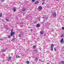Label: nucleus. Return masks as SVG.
I'll return each instance as SVG.
<instances>
[{"label": "nucleus", "mask_w": 64, "mask_h": 64, "mask_svg": "<svg viewBox=\"0 0 64 64\" xmlns=\"http://www.w3.org/2000/svg\"><path fill=\"white\" fill-rule=\"evenodd\" d=\"M4 0H2V2H4Z\"/></svg>", "instance_id": "nucleus-32"}, {"label": "nucleus", "mask_w": 64, "mask_h": 64, "mask_svg": "<svg viewBox=\"0 0 64 64\" xmlns=\"http://www.w3.org/2000/svg\"><path fill=\"white\" fill-rule=\"evenodd\" d=\"M11 60V59H9V58H8V59H7V60H8V61H9V60Z\"/></svg>", "instance_id": "nucleus-22"}, {"label": "nucleus", "mask_w": 64, "mask_h": 64, "mask_svg": "<svg viewBox=\"0 0 64 64\" xmlns=\"http://www.w3.org/2000/svg\"><path fill=\"white\" fill-rule=\"evenodd\" d=\"M6 21H8V22L9 21V20H8V19H6Z\"/></svg>", "instance_id": "nucleus-26"}, {"label": "nucleus", "mask_w": 64, "mask_h": 64, "mask_svg": "<svg viewBox=\"0 0 64 64\" xmlns=\"http://www.w3.org/2000/svg\"><path fill=\"white\" fill-rule=\"evenodd\" d=\"M12 9L14 11V12H15L16 10V8H13Z\"/></svg>", "instance_id": "nucleus-7"}, {"label": "nucleus", "mask_w": 64, "mask_h": 64, "mask_svg": "<svg viewBox=\"0 0 64 64\" xmlns=\"http://www.w3.org/2000/svg\"><path fill=\"white\" fill-rule=\"evenodd\" d=\"M62 30H64V27L62 28Z\"/></svg>", "instance_id": "nucleus-30"}, {"label": "nucleus", "mask_w": 64, "mask_h": 64, "mask_svg": "<svg viewBox=\"0 0 64 64\" xmlns=\"http://www.w3.org/2000/svg\"><path fill=\"white\" fill-rule=\"evenodd\" d=\"M30 30H31V31H32V29Z\"/></svg>", "instance_id": "nucleus-38"}, {"label": "nucleus", "mask_w": 64, "mask_h": 64, "mask_svg": "<svg viewBox=\"0 0 64 64\" xmlns=\"http://www.w3.org/2000/svg\"><path fill=\"white\" fill-rule=\"evenodd\" d=\"M36 61H37V60H38V58H36Z\"/></svg>", "instance_id": "nucleus-24"}, {"label": "nucleus", "mask_w": 64, "mask_h": 64, "mask_svg": "<svg viewBox=\"0 0 64 64\" xmlns=\"http://www.w3.org/2000/svg\"><path fill=\"white\" fill-rule=\"evenodd\" d=\"M26 63H27L28 64H29L30 63L29 62V61L28 60L26 62Z\"/></svg>", "instance_id": "nucleus-14"}, {"label": "nucleus", "mask_w": 64, "mask_h": 64, "mask_svg": "<svg viewBox=\"0 0 64 64\" xmlns=\"http://www.w3.org/2000/svg\"><path fill=\"white\" fill-rule=\"evenodd\" d=\"M6 29H7V28H6Z\"/></svg>", "instance_id": "nucleus-41"}, {"label": "nucleus", "mask_w": 64, "mask_h": 64, "mask_svg": "<svg viewBox=\"0 0 64 64\" xmlns=\"http://www.w3.org/2000/svg\"><path fill=\"white\" fill-rule=\"evenodd\" d=\"M42 5H44V2L42 4Z\"/></svg>", "instance_id": "nucleus-29"}, {"label": "nucleus", "mask_w": 64, "mask_h": 64, "mask_svg": "<svg viewBox=\"0 0 64 64\" xmlns=\"http://www.w3.org/2000/svg\"><path fill=\"white\" fill-rule=\"evenodd\" d=\"M39 3V1H37L36 2H35L34 4H38Z\"/></svg>", "instance_id": "nucleus-5"}, {"label": "nucleus", "mask_w": 64, "mask_h": 64, "mask_svg": "<svg viewBox=\"0 0 64 64\" xmlns=\"http://www.w3.org/2000/svg\"><path fill=\"white\" fill-rule=\"evenodd\" d=\"M19 36L20 37H21V35L19 34Z\"/></svg>", "instance_id": "nucleus-31"}, {"label": "nucleus", "mask_w": 64, "mask_h": 64, "mask_svg": "<svg viewBox=\"0 0 64 64\" xmlns=\"http://www.w3.org/2000/svg\"><path fill=\"white\" fill-rule=\"evenodd\" d=\"M15 32H11V34H10V36H14V35L15 34Z\"/></svg>", "instance_id": "nucleus-2"}, {"label": "nucleus", "mask_w": 64, "mask_h": 64, "mask_svg": "<svg viewBox=\"0 0 64 64\" xmlns=\"http://www.w3.org/2000/svg\"><path fill=\"white\" fill-rule=\"evenodd\" d=\"M6 51V49H3L2 50V51L3 52H5V51Z\"/></svg>", "instance_id": "nucleus-6"}, {"label": "nucleus", "mask_w": 64, "mask_h": 64, "mask_svg": "<svg viewBox=\"0 0 64 64\" xmlns=\"http://www.w3.org/2000/svg\"><path fill=\"white\" fill-rule=\"evenodd\" d=\"M52 31H54V30H52Z\"/></svg>", "instance_id": "nucleus-39"}, {"label": "nucleus", "mask_w": 64, "mask_h": 64, "mask_svg": "<svg viewBox=\"0 0 64 64\" xmlns=\"http://www.w3.org/2000/svg\"><path fill=\"white\" fill-rule=\"evenodd\" d=\"M63 36H64V34H62L61 36V37L62 38V37H63Z\"/></svg>", "instance_id": "nucleus-18"}, {"label": "nucleus", "mask_w": 64, "mask_h": 64, "mask_svg": "<svg viewBox=\"0 0 64 64\" xmlns=\"http://www.w3.org/2000/svg\"><path fill=\"white\" fill-rule=\"evenodd\" d=\"M0 40H3V39H2V38H1V39H0Z\"/></svg>", "instance_id": "nucleus-33"}, {"label": "nucleus", "mask_w": 64, "mask_h": 64, "mask_svg": "<svg viewBox=\"0 0 64 64\" xmlns=\"http://www.w3.org/2000/svg\"><path fill=\"white\" fill-rule=\"evenodd\" d=\"M54 50H55V51H56V49H55V48H54Z\"/></svg>", "instance_id": "nucleus-35"}, {"label": "nucleus", "mask_w": 64, "mask_h": 64, "mask_svg": "<svg viewBox=\"0 0 64 64\" xmlns=\"http://www.w3.org/2000/svg\"><path fill=\"white\" fill-rule=\"evenodd\" d=\"M12 54V55H13V54Z\"/></svg>", "instance_id": "nucleus-43"}, {"label": "nucleus", "mask_w": 64, "mask_h": 64, "mask_svg": "<svg viewBox=\"0 0 64 64\" xmlns=\"http://www.w3.org/2000/svg\"><path fill=\"white\" fill-rule=\"evenodd\" d=\"M40 18H39V21H40Z\"/></svg>", "instance_id": "nucleus-40"}, {"label": "nucleus", "mask_w": 64, "mask_h": 64, "mask_svg": "<svg viewBox=\"0 0 64 64\" xmlns=\"http://www.w3.org/2000/svg\"><path fill=\"white\" fill-rule=\"evenodd\" d=\"M63 38H62L61 39V40L60 41V42L61 43H62L63 42Z\"/></svg>", "instance_id": "nucleus-12"}, {"label": "nucleus", "mask_w": 64, "mask_h": 64, "mask_svg": "<svg viewBox=\"0 0 64 64\" xmlns=\"http://www.w3.org/2000/svg\"><path fill=\"white\" fill-rule=\"evenodd\" d=\"M6 38L5 37H3V40H5V38Z\"/></svg>", "instance_id": "nucleus-20"}, {"label": "nucleus", "mask_w": 64, "mask_h": 64, "mask_svg": "<svg viewBox=\"0 0 64 64\" xmlns=\"http://www.w3.org/2000/svg\"><path fill=\"white\" fill-rule=\"evenodd\" d=\"M57 1H58V0H57Z\"/></svg>", "instance_id": "nucleus-44"}, {"label": "nucleus", "mask_w": 64, "mask_h": 64, "mask_svg": "<svg viewBox=\"0 0 64 64\" xmlns=\"http://www.w3.org/2000/svg\"><path fill=\"white\" fill-rule=\"evenodd\" d=\"M52 16L53 17H56V13L55 12H53Z\"/></svg>", "instance_id": "nucleus-3"}, {"label": "nucleus", "mask_w": 64, "mask_h": 64, "mask_svg": "<svg viewBox=\"0 0 64 64\" xmlns=\"http://www.w3.org/2000/svg\"><path fill=\"white\" fill-rule=\"evenodd\" d=\"M32 1L33 2H35V0H32Z\"/></svg>", "instance_id": "nucleus-28"}, {"label": "nucleus", "mask_w": 64, "mask_h": 64, "mask_svg": "<svg viewBox=\"0 0 64 64\" xmlns=\"http://www.w3.org/2000/svg\"><path fill=\"white\" fill-rule=\"evenodd\" d=\"M39 49H40V50H41L42 49V48H39Z\"/></svg>", "instance_id": "nucleus-34"}, {"label": "nucleus", "mask_w": 64, "mask_h": 64, "mask_svg": "<svg viewBox=\"0 0 64 64\" xmlns=\"http://www.w3.org/2000/svg\"><path fill=\"white\" fill-rule=\"evenodd\" d=\"M14 40H15V38H12V40H11V41H14Z\"/></svg>", "instance_id": "nucleus-13"}, {"label": "nucleus", "mask_w": 64, "mask_h": 64, "mask_svg": "<svg viewBox=\"0 0 64 64\" xmlns=\"http://www.w3.org/2000/svg\"><path fill=\"white\" fill-rule=\"evenodd\" d=\"M10 37H11V36H8V38H10Z\"/></svg>", "instance_id": "nucleus-23"}, {"label": "nucleus", "mask_w": 64, "mask_h": 64, "mask_svg": "<svg viewBox=\"0 0 64 64\" xmlns=\"http://www.w3.org/2000/svg\"><path fill=\"white\" fill-rule=\"evenodd\" d=\"M42 18H44H44H45L44 17H42Z\"/></svg>", "instance_id": "nucleus-36"}, {"label": "nucleus", "mask_w": 64, "mask_h": 64, "mask_svg": "<svg viewBox=\"0 0 64 64\" xmlns=\"http://www.w3.org/2000/svg\"><path fill=\"white\" fill-rule=\"evenodd\" d=\"M36 27H40V24H38L36 25Z\"/></svg>", "instance_id": "nucleus-10"}, {"label": "nucleus", "mask_w": 64, "mask_h": 64, "mask_svg": "<svg viewBox=\"0 0 64 64\" xmlns=\"http://www.w3.org/2000/svg\"><path fill=\"white\" fill-rule=\"evenodd\" d=\"M20 57V56H16V58H19Z\"/></svg>", "instance_id": "nucleus-16"}, {"label": "nucleus", "mask_w": 64, "mask_h": 64, "mask_svg": "<svg viewBox=\"0 0 64 64\" xmlns=\"http://www.w3.org/2000/svg\"><path fill=\"white\" fill-rule=\"evenodd\" d=\"M51 49L50 50H51L52 51H53V48L54 47V44H52L51 46Z\"/></svg>", "instance_id": "nucleus-1"}, {"label": "nucleus", "mask_w": 64, "mask_h": 64, "mask_svg": "<svg viewBox=\"0 0 64 64\" xmlns=\"http://www.w3.org/2000/svg\"><path fill=\"white\" fill-rule=\"evenodd\" d=\"M2 16V13H1L0 14V17H1Z\"/></svg>", "instance_id": "nucleus-17"}, {"label": "nucleus", "mask_w": 64, "mask_h": 64, "mask_svg": "<svg viewBox=\"0 0 64 64\" xmlns=\"http://www.w3.org/2000/svg\"><path fill=\"white\" fill-rule=\"evenodd\" d=\"M36 46H33V49H35V48H36Z\"/></svg>", "instance_id": "nucleus-15"}, {"label": "nucleus", "mask_w": 64, "mask_h": 64, "mask_svg": "<svg viewBox=\"0 0 64 64\" xmlns=\"http://www.w3.org/2000/svg\"><path fill=\"white\" fill-rule=\"evenodd\" d=\"M48 17H47L46 18H44V21H45L46 20H47V19H48Z\"/></svg>", "instance_id": "nucleus-8"}, {"label": "nucleus", "mask_w": 64, "mask_h": 64, "mask_svg": "<svg viewBox=\"0 0 64 64\" xmlns=\"http://www.w3.org/2000/svg\"><path fill=\"white\" fill-rule=\"evenodd\" d=\"M43 31H41L40 32V33L42 35V34H43Z\"/></svg>", "instance_id": "nucleus-9"}, {"label": "nucleus", "mask_w": 64, "mask_h": 64, "mask_svg": "<svg viewBox=\"0 0 64 64\" xmlns=\"http://www.w3.org/2000/svg\"><path fill=\"white\" fill-rule=\"evenodd\" d=\"M22 11L24 12V11H26V9L24 8H22Z\"/></svg>", "instance_id": "nucleus-4"}, {"label": "nucleus", "mask_w": 64, "mask_h": 64, "mask_svg": "<svg viewBox=\"0 0 64 64\" xmlns=\"http://www.w3.org/2000/svg\"><path fill=\"white\" fill-rule=\"evenodd\" d=\"M34 51H35L36 52H37V50H34Z\"/></svg>", "instance_id": "nucleus-25"}, {"label": "nucleus", "mask_w": 64, "mask_h": 64, "mask_svg": "<svg viewBox=\"0 0 64 64\" xmlns=\"http://www.w3.org/2000/svg\"><path fill=\"white\" fill-rule=\"evenodd\" d=\"M8 58L9 59H11V57L10 56H9V57H8Z\"/></svg>", "instance_id": "nucleus-21"}, {"label": "nucleus", "mask_w": 64, "mask_h": 64, "mask_svg": "<svg viewBox=\"0 0 64 64\" xmlns=\"http://www.w3.org/2000/svg\"><path fill=\"white\" fill-rule=\"evenodd\" d=\"M45 0H42V1H44Z\"/></svg>", "instance_id": "nucleus-37"}, {"label": "nucleus", "mask_w": 64, "mask_h": 64, "mask_svg": "<svg viewBox=\"0 0 64 64\" xmlns=\"http://www.w3.org/2000/svg\"><path fill=\"white\" fill-rule=\"evenodd\" d=\"M48 63H47V64H48Z\"/></svg>", "instance_id": "nucleus-42"}, {"label": "nucleus", "mask_w": 64, "mask_h": 64, "mask_svg": "<svg viewBox=\"0 0 64 64\" xmlns=\"http://www.w3.org/2000/svg\"><path fill=\"white\" fill-rule=\"evenodd\" d=\"M61 62L62 63H63V64H64V61H61Z\"/></svg>", "instance_id": "nucleus-19"}, {"label": "nucleus", "mask_w": 64, "mask_h": 64, "mask_svg": "<svg viewBox=\"0 0 64 64\" xmlns=\"http://www.w3.org/2000/svg\"><path fill=\"white\" fill-rule=\"evenodd\" d=\"M19 52H20V51H19Z\"/></svg>", "instance_id": "nucleus-45"}, {"label": "nucleus", "mask_w": 64, "mask_h": 64, "mask_svg": "<svg viewBox=\"0 0 64 64\" xmlns=\"http://www.w3.org/2000/svg\"><path fill=\"white\" fill-rule=\"evenodd\" d=\"M42 8V7L41 6H40L39 7V9H40V10H41Z\"/></svg>", "instance_id": "nucleus-11"}, {"label": "nucleus", "mask_w": 64, "mask_h": 64, "mask_svg": "<svg viewBox=\"0 0 64 64\" xmlns=\"http://www.w3.org/2000/svg\"><path fill=\"white\" fill-rule=\"evenodd\" d=\"M13 29H12V30H11V32H13Z\"/></svg>", "instance_id": "nucleus-27"}]
</instances>
